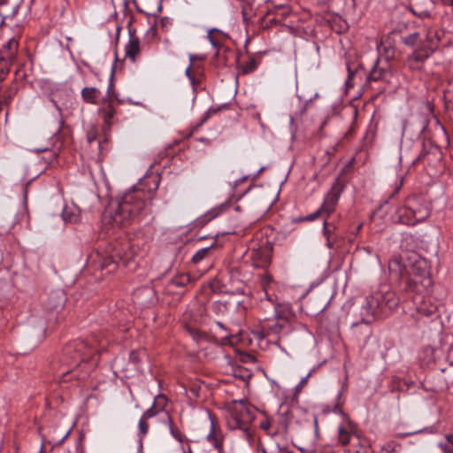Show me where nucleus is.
<instances>
[{"label":"nucleus","instance_id":"13","mask_svg":"<svg viewBox=\"0 0 453 453\" xmlns=\"http://www.w3.org/2000/svg\"><path fill=\"white\" fill-rule=\"evenodd\" d=\"M88 261L96 264L97 267L102 271L105 270L107 273H113L118 268V264L112 256H103L98 251L90 254Z\"/></svg>","mask_w":453,"mask_h":453},{"label":"nucleus","instance_id":"28","mask_svg":"<svg viewBox=\"0 0 453 453\" xmlns=\"http://www.w3.org/2000/svg\"><path fill=\"white\" fill-rule=\"evenodd\" d=\"M210 247L209 248H203V249H201L199 250H197L192 257V262L194 263H198L200 262L201 260H203L208 254L209 250H210Z\"/></svg>","mask_w":453,"mask_h":453},{"label":"nucleus","instance_id":"9","mask_svg":"<svg viewBox=\"0 0 453 453\" xmlns=\"http://www.w3.org/2000/svg\"><path fill=\"white\" fill-rule=\"evenodd\" d=\"M117 99L112 85L108 87L105 96L102 98V106L98 108V113L101 116L104 126L110 128L112 125V119L116 114L115 109L112 106V102Z\"/></svg>","mask_w":453,"mask_h":453},{"label":"nucleus","instance_id":"14","mask_svg":"<svg viewBox=\"0 0 453 453\" xmlns=\"http://www.w3.org/2000/svg\"><path fill=\"white\" fill-rule=\"evenodd\" d=\"M211 419L210 432L206 436L207 441L214 447L216 453H222L223 451V434L222 431L217 426L211 414L209 413Z\"/></svg>","mask_w":453,"mask_h":453},{"label":"nucleus","instance_id":"32","mask_svg":"<svg viewBox=\"0 0 453 453\" xmlns=\"http://www.w3.org/2000/svg\"><path fill=\"white\" fill-rule=\"evenodd\" d=\"M319 216H326V212L322 210L321 206H320V208L318 211H316L315 212L308 215L304 219V220L312 221V220H315L316 219H318Z\"/></svg>","mask_w":453,"mask_h":453},{"label":"nucleus","instance_id":"58","mask_svg":"<svg viewBox=\"0 0 453 453\" xmlns=\"http://www.w3.org/2000/svg\"><path fill=\"white\" fill-rule=\"evenodd\" d=\"M234 342H235V337H231V338L228 340V342H229L230 344H234Z\"/></svg>","mask_w":453,"mask_h":453},{"label":"nucleus","instance_id":"21","mask_svg":"<svg viewBox=\"0 0 453 453\" xmlns=\"http://www.w3.org/2000/svg\"><path fill=\"white\" fill-rule=\"evenodd\" d=\"M373 303H374V307H373V311H372L373 312H372V316L373 321L375 320L378 308L380 306V301L379 296H367L365 299L363 305H362L361 318L367 317L368 312L370 311V307H371L370 304H373Z\"/></svg>","mask_w":453,"mask_h":453},{"label":"nucleus","instance_id":"40","mask_svg":"<svg viewBox=\"0 0 453 453\" xmlns=\"http://www.w3.org/2000/svg\"><path fill=\"white\" fill-rule=\"evenodd\" d=\"M348 72H349V74H348V78L346 80V86L348 88H352V87H354V83L352 82V80L355 76V72L351 71L349 67H348Z\"/></svg>","mask_w":453,"mask_h":453},{"label":"nucleus","instance_id":"60","mask_svg":"<svg viewBox=\"0 0 453 453\" xmlns=\"http://www.w3.org/2000/svg\"><path fill=\"white\" fill-rule=\"evenodd\" d=\"M4 107H5L4 104H0V113L2 112Z\"/></svg>","mask_w":453,"mask_h":453},{"label":"nucleus","instance_id":"44","mask_svg":"<svg viewBox=\"0 0 453 453\" xmlns=\"http://www.w3.org/2000/svg\"><path fill=\"white\" fill-rule=\"evenodd\" d=\"M12 19L9 17H5L2 12H0V27L4 24H6L8 22H12Z\"/></svg>","mask_w":453,"mask_h":453},{"label":"nucleus","instance_id":"1","mask_svg":"<svg viewBox=\"0 0 453 453\" xmlns=\"http://www.w3.org/2000/svg\"><path fill=\"white\" fill-rule=\"evenodd\" d=\"M151 197L152 194L149 191L139 188L130 189L109 203L104 220L119 226H127L145 210Z\"/></svg>","mask_w":453,"mask_h":453},{"label":"nucleus","instance_id":"38","mask_svg":"<svg viewBox=\"0 0 453 453\" xmlns=\"http://www.w3.org/2000/svg\"><path fill=\"white\" fill-rule=\"evenodd\" d=\"M312 371H311L305 377L302 378L300 382L296 387V391L300 392L303 387L307 383L309 378L311 377Z\"/></svg>","mask_w":453,"mask_h":453},{"label":"nucleus","instance_id":"27","mask_svg":"<svg viewBox=\"0 0 453 453\" xmlns=\"http://www.w3.org/2000/svg\"><path fill=\"white\" fill-rule=\"evenodd\" d=\"M18 46V41L15 38H11L4 45V50L9 51V56H12L17 51Z\"/></svg>","mask_w":453,"mask_h":453},{"label":"nucleus","instance_id":"49","mask_svg":"<svg viewBox=\"0 0 453 453\" xmlns=\"http://www.w3.org/2000/svg\"><path fill=\"white\" fill-rule=\"evenodd\" d=\"M6 73H7L4 70L0 69V82L5 79Z\"/></svg>","mask_w":453,"mask_h":453},{"label":"nucleus","instance_id":"55","mask_svg":"<svg viewBox=\"0 0 453 453\" xmlns=\"http://www.w3.org/2000/svg\"><path fill=\"white\" fill-rule=\"evenodd\" d=\"M48 149L47 148H38V149H35V150L36 152H43V151H46Z\"/></svg>","mask_w":453,"mask_h":453},{"label":"nucleus","instance_id":"17","mask_svg":"<svg viewBox=\"0 0 453 453\" xmlns=\"http://www.w3.org/2000/svg\"><path fill=\"white\" fill-rule=\"evenodd\" d=\"M389 74L388 64L385 62L381 64L379 58L376 59L372 69L367 76V81H384Z\"/></svg>","mask_w":453,"mask_h":453},{"label":"nucleus","instance_id":"51","mask_svg":"<svg viewBox=\"0 0 453 453\" xmlns=\"http://www.w3.org/2000/svg\"><path fill=\"white\" fill-rule=\"evenodd\" d=\"M52 103L54 104V106L56 107V109L58 110V111L59 112V114H62V110L61 108L57 104V103L52 99L51 100Z\"/></svg>","mask_w":453,"mask_h":453},{"label":"nucleus","instance_id":"5","mask_svg":"<svg viewBox=\"0 0 453 453\" xmlns=\"http://www.w3.org/2000/svg\"><path fill=\"white\" fill-rule=\"evenodd\" d=\"M343 191V185L339 179H336L333 183L330 190L327 192L324 198V202L321 205L322 210L326 212V218L324 219V234L327 236V246L332 247V244L329 240L330 229L329 226L331 223L328 221L327 218L330 214H332L336 208L339 198Z\"/></svg>","mask_w":453,"mask_h":453},{"label":"nucleus","instance_id":"3","mask_svg":"<svg viewBox=\"0 0 453 453\" xmlns=\"http://www.w3.org/2000/svg\"><path fill=\"white\" fill-rule=\"evenodd\" d=\"M430 212L431 208L424 197L411 196L405 199L403 205L396 210V216L401 224L414 226L426 220Z\"/></svg>","mask_w":453,"mask_h":453},{"label":"nucleus","instance_id":"56","mask_svg":"<svg viewBox=\"0 0 453 453\" xmlns=\"http://www.w3.org/2000/svg\"><path fill=\"white\" fill-rule=\"evenodd\" d=\"M385 44V41L382 39L381 42H380V45L384 48V50L386 52H388V50L387 49V46H384Z\"/></svg>","mask_w":453,"mask_h":453},{"label":"nucleus","instance_id":"53","mask_svg":"<svg viewBox=\"0 0 453 453\" xmlns=\"http://www.w3.org/2000/svg\"><path fill=\"white\" fill-rule=\"evenodd\" d=\"M63 217L65 221L69 220L70 222H73V221L74 222L76 220L75 219H68L65 212L63 213Z\"/></svg>","mask_w":453,"mask_h":453},{"label":"nucleus","instance_id":"30","mask_svg":"<svg viewBox=\"0 0 453 453\" xmlns=\"http://www.w3.org/2000/svg\"><path fill=\"white\" fill-rule=\"evenodd\" d=\"M138 427H139L140 434L142 436H145L149 430V425L147 423V419L141 417L139 423H138Z\"/></svg>","mask_w":453,"mask_h":453},{"label":"nucleus","instance_id":"57","mask_svg":"<svg viewBox=\"0 0 453 453\" xmlns=\"http://www.w3.org/2000/svg\"><path fill=\"white\" fill-rule=\"evenodd\" d=\"M443 2H444L446 4H449V5H452V6H453V0H443Z\"/></svg>","mask_w":453,"mask_h":453},{"label":"nucleus","instance_id":"37","mask_svg":"<svg viewBox=\"0 0 453 453\" xmlns=\"http://www.w3.org/2000/svg\"><path fill=\"white\" fill-rule=\"evenodd\" d=\"M397 447H398V445H396L395 442L391 441V442H388L386 445H384L382 448V450L385 453H394L397 450Z\"/></svg>","mask_w":453,"mask_h":453},{"label":"nucleus","instance_id":"24","mask_svg":"<svg viewBox=\"0 0 453 453\" xmlns=\"http://www.w3.org/2000/svg\"><path fill=\"white\" fill-rule=\"evenodd\" d=\"M421 38L418 33L415 32L406 36L402 37V42L406 46H415L418 42L420 43Z\"/></svg>","mask_w":453,"mask_h":453},{"label":"nucleus","instance_id":"62","mask_svg":"<svg viewBox=\"0 0 453 453\" xmlns=\"http://www.w3.org/2000/svg\"><path fill=\"white\" fill-rule=\"evenodd\" d=\"M427 453H435V452H434L433 450H430V451H429V452H427Z\"/></svg>","mask_w":453,"mask_h":453},{"label":"nucleus","instance_id":"39","mask_svg":"<svg viewBox=\"0 0 453 453\" xmlns=\"http://www.w3.org/2000/svg\"><path fill=\"white\" fill-rule=\"evenodd\" d=\"M141 354H143V351H132L129 355L130 361L134 364L138 363L141 359Z\"/></svg>","mask_w":453,"mask_h":453},{"label":"nucleus","instance_id":"52","mask_svg":"<svg viewBox=\"0 0 453 453\" xmlns=\"http://www.w3.org/2000/svg\"><path fill=\"white\" fill-rule=\"evenodd\" d=\"M402 186H403V179L401 180V181H400L399 185L396 187L395 191V193L392 195V196H395V194L396 192H398V190L402 188Z\"/></svg>","mask_w":453,"mask_h":453},{"label":"nucleus","instance_id":"34","mask_svg":"<svg viewBox=\"0 0 453 453\" xmlns=\"http://www.w3.org/2000/svg\"><path fill=\"white\" fill-rule=\"evenodd\" d=\"M156 406L154 404H152V406L150 408H149L148 410H146L143 414L142 415V418H146V419H149L150 418H153L154 416L157 415V413L159 411L158 410H156Z\"/></svg>","mask_w":453,"mask_h":453},{"label":"nucleus","instance_id":"6","mask_svg":"<svg viewBox=\"0 0 453 453\" xmlns=\"http://www.w3.org/2000/svg\"><path fill=\"white\" fill-rule=\"evenodd\" d=\"M370 306L367 317L361 318L360 321L352 323L350 326L351 337L358 342L365 343L372 334L371 324L373 322L372 314L373 312L374 303L370 304Z\"/></svg>","mask_w":453,"mask_h":453},{"label":"nucleus","instance_id":"11","mask_svg":"<svg viewBox=\"0 0 453 453\" xmlns=\"http://www.w3.org/2000/svg\"><path fill=\"white\" fill-rule=\"evenodd\" d=\"M434 54L432 50L421 45L418 47L406 58V65L411 71H421L426 61Z\"/></svg>","mask_w":453,"mask_h":453},{"label":"nucleus","instance_id":"54","mask_svg":"<svg viewBox=\"0 0 453 453\" xmlns=\"http://www.w3.org/2000/svg\"><path fill=\"white\" fill-rule=\"evenodd\" d=\"M196 58V57L195 55H189V61H190L191 66L193 65V62L195 61Z\"/></svg>","mask_w":453,"mask_h":453},{"label":"nucleus","instance_id":"16","mask_svg":"<svg viewBox=\"0 0 453 453\" xmlns=\"http://www.w3.org/2000/svg\"><path fill=\"white\" fill-rule=\"evenodd\" d=\"M408 268V263H403L400 256H394L388 262V270L392 280H401L404 271Z\"/></svg>","mask_w":453,"mask_h":453},{"label":"nucleus","instance_id":"12","mask_svg":"<svg viewBox=\"0 0 453 453\" xmlns=\"http://www.w3.org/2000/svg\"><path fill=\"white\" fill-rule=\"evenodd\" d=\"M444 35L445 31L443 29L437 27H428L426 29L425 36L421 39L419 45L434 53L439 48Z\"/></svg>","mask_w":453,"mask_h":453},{"label":"nucleus","instance_id":"8","mask_svg":"<svg viewBox=\"0 0 453 453\" xmlns=\"http://www.w3.org/2000/svg\"><path fill=\"white\" fill-rule=\"evenodd\" d=\"M341 417L342 421L337 426L336 440L339 445L346 446L350 442L352 436L357 435V427L347 414L341 412Z\"/></svg>","mask_w":453,"mask_h":453},{"label":"nucleus","instance_id":"43","mask_svg":"<svg viewBox=\"0 0 453 453\" xmlns=\"http://www.w3.org/2000/svg\"><path fill=\"white\" fill-rule=\"evenodd\" d=\"M191 68H192L191 64H189V65L186 69L185 74L187 75V77H188V79L190 80L192 85L195 86L196 85V80H195V78L191 74Z\"/></svg>","mask_w":453,"mask_h":453},{"label":"nucleus","instance_id":"7","mask_svg":"<svg viewBox=\"0 0 453 453\" xmlns=\"http://www.w3.org/2000/svg\"><path fill=\"white\" fill-rule=\"evenodd\" d=\"M406 262L408 263L409 273L425 280L430 275V265L428 261L421 257L416 252L407 254Z\"/></svg>","mask_w":453,"mask_h":453},{"label":"nucleus","instance_id":"10","mask_svg":"<svg viewBox=\"0 0 453 453\" xmlns=\"http://www.w3.org/2000/svg\"><path fill=\"white\" fill-rule=\"evenodd\" d=\"M251 258L254 266L265 267L271 262L272 247L267 241L263 242L256 247L255 243L251 244Z\"/></svg>","mask_w":453,"mask_h":453},{"label":"nucleus","instance_id":"35","mask_svg":"<svg viewBox=\"0 0 453 453\" xmlns=\"http://www.w3.org/2000/svg\"><path fill=\"white\" fill-rule=\"evenodd\" d=\"M411 12H413L414 15L421 18V19H425V18H429L430 17V12L428 11H418L416 6L413 5L411 6Z\"/></svg>","mask_w":453,"mask_h":453},{"label":"nucleus","instance_id":"20","mask_svg":"<svg viewBox=\"0 0 453 453\" xmlns=\"http://www.w3.org/2000/svg\"><path fill=\"white\" fill-rule=\"evenodd\" d=\"M82 100L90 104H98L101 97V91L95 87H85L81 92Z\"/></svg>","mask_w":453,"mask_h":453},{"label":"nucleus","instance_id":"47","mask_svg":"<svg viewBox=\"0 0 453 453\" xmlns=\"http://www.w3.org/2000/svg\"><path fill=\"white\" fill-rule=\"evenodd\" d=\"M426 155V151L425 150H423L419 155L418 156V157L413 161V164H417L418 162L423 160V158L425 157V156Z\"/></svg>","mask_w":453,"mask_h":453},{"label":"nucleus","instance_id":"25","mask_svg":"<svg viewBox=\"0 0 453 453\" xmlns=\"http://www.w3.org/2000/svg\"><path fill=\"white\" fill-rule=\"evenodd\" d=\"M167 424H168L169 431H170V434H172V436L174 439H176L178 441L182 442V440H183L182 434L176 427H174V426L173 424V420L169 416L167 418Z\"/></svg>","mask_w":453,"mask_h":453},{"label":"nucleus","instance_id":"15","mask_svg":"<svg viewBox=\"0 0 453 453\" xmlns=\"http://www.w3.org/2000/svg\"><path fill=\"white\" fill-rule=\"evenodd\" d=\"M228 38V34L219 28H211L208 30L207 39L216 50V57L219 56L220 50L223 49V45Z\"/></svg>","mask_w":453,"mask_h":453},{"label":"nucleus","instance_id":"50","mask_svg":"<svg viewBox=\"0 0 453 453\" xmlns=\"http://www.w3.org/2000/svg\"><path fill=\"white\" fill-rule=\"evenodd\" d=\"M434 311H435V307H431V308H429L427 311L423 310V311H424L426 315L432 314Z\"/></svg>","mask_w":453,"mask_h":453},{"label":"nucleus","instance_id":"41","mask_svg":"<svg viewBox=\"0 0 453 453\" xmlns=\"http://www.w3.org/2000/svg\"><path fill=\"white\" fill-rule=\"evenodd\" d=\"M87 140L88 143L96 140V128H91L87 134Z\"/></svg>","mask_w":453,"mask_h":453},{"label":"nucleus","instance_id":"59","mask_svg":"<svg viewBox=\"0 0 453 453\" xmlns=\"http://www.w3.org/2000/svg\"><path fill=\"white\" fill-rule=\"evenodd\" d=\"M242 16H243V19H244L245 21H247V20H248V18H247V14H246V12H245L244 11H242Z\"/></svg>","mask_w":453,"mask_h":453},{"label":"nucleus","instance_id":"45","mask_svg":"<svg viewBox=\"0 0 453 453\" xmlns=\"http://www.w3.org/2000/svg\"><path fill=\"white\" fill-rule=\"evenodd\" d=\"M271 281L272 276L267 272H264L261 283H270Z\"/></svg>","mask_w":453,"mask_h":453},{"label":"nucleus","instance_id":"4","mask_svg":"<svg viewBox=\"0 0 453 453\" xmlns=\"http://www.w3.org/2000/svg\"><path fill=\"white\" fill-rule=\"evenodd\" d=\"M255 410L246 401L233 403L228 425L232 429H240L247 437L251 435V423L254 420Z\"/></svg>","mask_w":453,"mask_h":453},{"label":"nucleus","instance_id":"2","mask_svg":"<svg viewBox=\"0 0 453 453\" xmlns=\"http://www.w3.org/2000/svg\"><path fill=\"white\" fill-rule=\"evenodd\" d=\"M88 345L84 341H74L68 343L63 349L61 362L67 369L61 372L62 380L67 381L69 373H73L77 380L84 379L96 366V361L86 360L88 354Z\"/></svg>","mask_w":453,"mask_h":453},{"label":"nucleus","instance_id":"48","mask_svg":"<svg viewBox=\"0 0 453 453\" xmlns=\"http://www.w3.org/2000/svg\"><path fill=\"white\" fill-rule=\"evenodd\" d=\"M445 440L449 443L450 446H452L453 449V434H449L445 436Z\"/></svg>","mask_w":453,"mask_h":453},{"label":"nucleus","instance_id":"23","mask_svg":"<svg viewBox=\"0 0 453 453\" xmlns=\"http://www.w3.org/2000/svg\"><path fill=\"white\" fill-rule=\"evenodd\" d=\"M398 303L399 299L395 296V294L387 292L384 296H382L380 305L385 303V305L389 309H394L398 305Z\"/></svg>","mask_w":453,"mask_h":453},{"label":"nucleus","instance_id":"46","mask_svg":"<svg viewBox=\"0 0 453 453\" xmlns=\"http://www.w3.org/2000/svg\"><path fill=\"white\" fill-rule=\"evenodd\" d=\"M281 328H282V326L280 324H279L278 322H275L274 320L273 321L272 330L274 333L280 332L281 330Z\"/></svg>","mask_w":453,"mask_h":453},{"label":"nucleus","instance_id":"31","mask_svg":"<svg viewBox=\"0 0 453 453\" xmlns=\"http://www.w3.org/2000/svg\"><path fill=\"white\" fill-rule=\"evenodd\" d=\"M165 403V396L163 395H158L155 397L153 404L158 409V411H161L164 409Z\"/></svg>","mask_w":453,"mask_h":453},{"label":"nucleus","instance_id":"36","mask_svg":"<svg viewBox=\"0 0 453 453\" xmlns=\"http://www.w3.org/2000/svg\"><path fill=\"white\" fill-rule=\"evenodd\" d=\"M438 447L443 453H453L452 446L445 440V441H441L438 443Z\"/></svg>","mask_w":453,"mask_h":453},{"label":"nucleus","instance_id":"29","mask_svg":"<svg viewBox=\"0 0 453 453\" xmlns=\"http://www.w3.org/2000/svg\"><path fill=\"white\" fill-rule=\"evenodd\" d=\"M257 67V64L256 59L250 58L242 65V71L244 73H249L256 70Z\"/></svg>","mask_w":453,"mask_h":453},{"label":"nucleus","instance_id":"42","mask_svg":"<svg viewBox=\"0 0 453 453\" xmlns=\"http://www.w3.org/2000/svg\"><path fill=\"white\" fill-rule=\"evenodd\" d=\"M259 426L261 429L265 431H268L271 427V420L268 418H265L263 420H261Z\"/></svg>","mask_w":453,"mask_h":453},{"label":"nucleus","instance_id":"61","mask_svg":"<svg viewBox=\"0 0 453 453\" xmlns=\"http://www.w3.org/2000/svg\"><path fill=\"white\" fill-rule=\"evenodd\" d=\"M264 290H265V294L267 295V289L265 288Z\"/></svg>","mask_w":453,"mask_h":453},{"label":"nucleus","instance_id":"26","mask_svg":"<svg viewBox=\"0 0 453 453\" xmlns=\"http://www.w3.org/2000/svg\"><path fill=\"white\" fill-rule=\"evenodd\" d=\"M234 375L237 378L242 379L244 381L250 379L251 377L250 372L241 366L234 368Z\"/></svg>","mask_w":453,"mask_h":453},{"label":"nucleus","instance_id":"19","mask_svg":"<svg viewBox=\"0 0 453 453\" xmlns=\"http://www.w3.org/2000/svg\"><path fill=\"white\" fill-rule=\"evenodd\" d=\"M125 52L127 58H130L132 62L135 61L140 53V40L136 35L130 34L129 41L125 46Z\"/></svg>","mask_w":453,"mask_h":453},{"label":"nucleus","instance_id":"22","mask_svg":"<svg viewBox=\"0 0 453 453\" xmlns=\"http://www.w3.org/2000/svg\"><path fill=\"white\" fill-rule=\"evenodd\" d=\"M18 88L16 86H9L6 88L0 96V104H4V106L8 107L16 96Z\"/></svg>","mask_w":453,"mask_h":453},{"label":"nucleus","instance_id":"18","mask_svg":"<svg viewBox=\"0 0 453 453\" xmlns=\"http://www.w3.org/2000/svg\"><path fill=\"white\" fill-rule=\"evenodd\" d=\"M23 1L24 0H0V12H2L5 17H9L13 20Z\"/></svg>","mask_w":453,"mask_h":453},{"label":"nucleus","instance_id":"33","mask_svg":"<svg viewBox=\"0 0 453 453\" xmlns=\"http://www.w3.org/2000/svg\"><path fill=\"white\" fill-rule=\"evenodd\" d=\"M319 216H326V212L322 210L321 206H320V208L318 211H316L315 212L308 215L304 219V220L312 221V220H315L316 219H318Z\"/></svg>","mask_w":453,"mask_h":453}]
</instances>
